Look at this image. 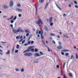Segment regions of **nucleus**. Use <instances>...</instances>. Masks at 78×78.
<instances>
[{"mask_svg":"<svg viewBox=\"0 0 78 78\" xmlns=\"http://www.w3.org/2000/svg\"><path fill=\"white\" fill-rule=\"evenodd\" d=\"M9 54H10V51H8L6 52V55H9Z\"/></svg>","mask_w":78,"mask_h":78,"instance_id":"obj_16","label":"nucleus"},{"mask_svg":"<svg viewBox=\"0 0 78 78\" xmlns=\"http://www.w3.org/2000/svg\"><path fill=\"white\" fill-rule=\"evenodd\" d=\"M35 8L36 9V10L37 11V7L35 5Z\"/></svg>","mask_w":78,"mask_h":78,"instance_id":"obj_62","label":"nucleus"},{"mask_svg":"<svg viewBox=\"0 0 78 78\" xmlns=\"http://www.w3.org/2000/svg\"><path fill=\"white\" fill-rule=\"evenodd\" d=\"M40 55H44V54L42 52H40Z\"/></svg>","mask_w":78,"mask_h":78,"instance_id":"obj_41","label":"nucleus"},{"mask_svg":"<svg viewBox=\"0 0 78 78\" xmlns=\"http://www.w3.org/2000/svg\"><path fill=\"white\" fill-rule=\"evenodd\" d=\"M56 67L57 68V69H59V66L58 65H57L56 66Z\"/></svg>","mask_w":78,"mask_h":78,"instance_id":"obj_44","label":"nucleus"},{"mask_svg":"<svg viewBox=\"0 0 78 78\" xmlns=\"http://www.w3.org/2000/svg\"><path fill=\"white\" fill-rule=\"evenodd\" d=\"M36 23L37 25H40L41 23V25L43 24L42 21L40 20V19H39L37 21H36Z\"/></svg>","mask_w":78,"mask_h":78,"instance_id":"obj_2","label":"nucleus"},{"mask_svg":"<svg viewBox=\"0 0 78 78\" xmlns=\"http://www.w3.org/2000/svg\"><path fill=\"white\" fill-rule=\"evenodd\" d=\"M31 35H30V36L29 37L27 41H30V38H31Z\"/></svg>","mask_w":78,"mask_h":78,"instance_id":"obj_36","label":"nucleus"},{"mask_svg":"<svg viewBox=\"0 0 78 78\" xmlns=\"http://www.w3.org/2000/svg\"><path fill=\"white\" fill-rule=\"evenodd\" d=\"M4 8L5 9H8V6L7 5H4Z\"/></svg>","mask_w":78,"mask_h":78,"instance_id":"obj_18","label":"nucleus"},{"mask_svg":"<svg viewBox=\"0 0 78 78\" xmlns=\"http://www.w3.org/2000/svg\"><path fill=\"white\" fill-rule=\"evenodd\" d=\"M69 76H70L71 77H72V73H69Z\"/></svg>","mask_w":78,"mask_h":78,"instance_id":"obj_28","label":"nucleus"},{"mask_svg":"<svg viewBox=\"0 0 78 78\" xmlns=\"http://www.w3.org/2000/svg\"><path fill=\"white\" fill-rule=\"evenodd\" d=\"M75 7L76 8H78V5H75Z\"/></svg>","mask_w":78,"mask_h":78,"instance_id":"obj_54","label":"nucleus"},{"mask_svg":"<svg viewBox=\"0 0 78 78\" xmlns=\"http://www.w3.org/2000/svg\"><path fill=\"white\" fill-rule=\"evenodd\" d=\"M62 55H64V53L62 52Z\"/></svg>","mask_w":78,"mask_h":78,"instance_id":"obj_56","label":"nucleus"},{"mask_svg":"<svg viewBox=\"0 0 78 78\" xmlns=\"http://www.w3.org/2000/svg\"><path fill=\"white\" fill-rule=\"evenodd\" d=\"M16 71H19V69H16Z\"/></svg>","mask_w":78,"mask_h":78,"instance_id":"obj_48","label":"nucleus"},{"mask_svg":"<svg viewBox=\"0 0 78 78\" xmlns=\"http://www.w3.org/2000/svg\"><path fill=\"white\" fill-rule=\"evenodd\" d=\"M48 51H49V52H50V49L49 48V47H48Z\"/></svg>","mask_w":78,"mask_h":78,"instance_id":"obj_31","label":"nucleus"},{"mask_svg":"<svg viewBox=\"0 0 78 78\" xmlns=\"http://www.w3.org/2000/svg\"><path fill=\"white\" fill-rule=\"evenodd\" d=\"M62 51H64V52H66L67 51H69V50H63Z\"/></svg>","mask_w":78,"mask_h":78,"instance_id":"obj_13","label":"nucleus"},{"mask_svg":"<svg viewBox=\"0 0 78 78\" xmlns=\"http://www.w3.org/2000/svg\"><path fill=\"white\" fill-rule=\"evenodd\" d=\"M32 48V47H30L28 48V49L27 50L24 51H23V53H26V52H28L29 51H30V49H31Z\"/></svg>","mask_w":78,"mask_h":78,"instance_id":"obj_3","label":"nucleus"},{"mask_svg":"<svg viewBox=\"0 0 78 78\" xmlns=\"http://www.w3.org/2000/svg\"><path fill=\"white\" fill-rule=\"evenodd\" d=\"M21 71L22 72H24V69H23H23L21 70Z\"/></svg>","mask_w":78,"mask_h":78,"instance_id":"obj_32","label":"nucleus"},{"mask_svg":"<svg viewBox=\"0 0 78 78\" xmlns=\"http://www.w3.org/2000/svg\"><path fill=\"white\" fill-rule=\"evenodd\" d=\"M16 48L17 49H19V44L17 45Z\"/></svg>","mask_w":78,"mask_h":78,"instance_id":"obj_23","label":"nucleus"},{"mask_svg":"<svg viewBox=\"0 0 78 78\" xmlns=\"http://www.w3.org/2000/svg\"><path fill=\"white\" fill-rule=\"evenodd\" d=\"M74 3H75V4L76 5V4H77V2H76V1H74Z\"/></svg>","mask_w":78,"mask_h":78,"instance_id":"obj_51","label":"nucleus"},{"mask_svg":"<svg viewBox=\"0 0 78 78\" xmlns=\"http://www.w3.org/2000/svg\"><path fill=\"white\" fill-rule=\"evenodd\" d=\"M56 6H57V8H58L59 10H60V11H61V10H62V9H61V8L60 7H59V5H58L57 4H56Z\"/></svg>","mask_w":78,"mask_h":78,"instance_id":"obj_6","label":"nucleus"},{"mask_svg":"<svg viewBox=\"0 0 78 78\" xmlns=\"http://www.w3.org/2000/svg\"><path fill=\"white\" fill-rule=\"evenodd\" d=\"M20 39V36H17L16 37V39Z\"/></svg>","mask_w":78,"mask_h":78,"instance_id":"obj_21","label":"nucleus"},{"mask_svg":"<svg viewBox=\"0 0 78 78\" xmlns=\"http://www.w3.org/2000/svg\"><path fill=\"white\" fill-rule=\"evenodd\" d=\"M0 51L1 52H2V50H1V49H0Z\"/></svg>","mask_w":78,"mask_h":78,"instance_id":"obj_63","label":"nucleus"},{"mask_svg":"<svg viewBox=\"0 0 78 78\" xmlns=\"http://www.w3.org/2000/svg\"><path fill=\"white\" fill-rule=\"evenodd\" d=\"M69 7H70V8L72 6V5L70 4H69Z\"/></svg>","mask_w":78,"mask_h":78,"instance_id":"obj_57","label":"nucleus"},{"mask_svg":"<svg viewBox=\"0 0 78 78\" xmlns=\"http://www.w3.org/2000/svg\"><path fill=\"white\" fill-rule=\"evenodd\" d=\"M39 29L36 30V34H38V32H39Z\"/></svg>","mask_w":78,"mask_h":78,"instance_id":"obj_22","label":"nucleus"},{"mask_svg":"<svg viewBox=\"0 0 78 78\" xmlns=\"http://www.w3.org/2000/svg\"><path fill=\"white\" fill-rule=\"evenodd\" d=\"M53 19V18L51 17L49 18V22L50 23H51L52 22V20Z\"/></svg>","mask_w":78,"mask_h":78,"instance_id":"obj_10","label":"nucleus"},{"mask_svg":"<svg viewBox=\"0 0 78 78\" xmlns=\"http://www.w3.org/2000/svg\"><path fill=\"white\" fill-rule=\"evenodd\" d=\"M18 16H19V17H21V16H22V15H21V14H19L18 15Z\"/></svg>","mask_w":78,"mask_h":78,"instance_id":"obj_45","label":"nucleus"},{"mask_svg":"<svg viewBox=\"0 0 78 78\" xmlns=\"http://www.w3.org/2000/svg\"><path fill=\"white\" fill-rule=\"evenodd\" d=\"M16 19H17V16H15L13 20H16Z\"/></svg>","mask_w":78,"mask_h":78,"instance_id":"obj_29","label":"nucleus"},{"mask_svg":"<svg viewBox=\"0 0 78 78\" xmlns=\"http://www.w3.org/2000/svg\"><path fill=\"white\" fill-rule=\"evenodd\" d=\"M57 48V49L60 50V49H61V48H62V46H58Z\"/></svg>","mask_w":78,"mask_h":78,"instance_id":"obj_15","label":"nucleus"},{"mask_svg":"<svg viewBox=\"0 0 78 78\" xmlns=\"http://www.w3.org/2000/svg\"><path fill=\"white\" fill-rule=\"evenodd\" d=\"M40 33H41V31H39V32H38V34H40Z\"/></svg>","mask_w":78,"mask_h":78,"instance_id":"obj_60","label":"nucleus"},{"mask_svg":"<svg viewBox=\"0 0 78 78\" xmlns=\"http://www.w3.org/2000/svg\"><path fill=\"white\" fill-rule=\"evenodd\" d=\"M17 52H18V50H16L15 51V53H17Z\"/></svg>","mask_w":78,"mask_h":78,"instance_id":"obj_53","label":"nucleus"},{"mask_svg":"<svg viewBox=\"0 0 78 78\" xmlns=\"http://www.w3.org/2000/svg\"><path fill=\"white\" fill-rule=\"evenodd\" d=\"M53 23H51L50 24V25H51V26H53Z\"/></svg>","mask_w":78,"mask_h":78,"instance_id":"obj_39","label":"nucleus"},{"mask_svg":"<svg viewBox=\"0 0 78 78\" xmlns=\"http://www.w3.org/2000/svg\"><path fill=\"white\" fill-rule=\"evenodd\" d=\"M13 6H14V3L12 1H11L10 2V6L11 8H12V7H13Z\"/></svg>","mask_w":78,"mask_h":78,"instance_id":"obj_5","label":"nucleus"},{"mask_svg":"<svg viewBox=\"0 0 78 78\" xmlns=\"http://www.w3.org/2000/svg\"><path fill=\"white\" fill-rule=\"evenodd\" d=\"M25 32L27 33H30V31L27 30H25Z\"/></svg>","mask_w":78,"mask_h":78,"instance_id":"obj_25","label":"nucleus"},{"mask_svg":"<svg viewBox=\"0 0 78 78\" xmlns=\"http://www.w3.org/2000/svg\"><path fill=\"white\" fill-rule=\"evenodd\" d=\"M35 55V56H37L38 57L40 56H41L38 53H36Z\"/></svg>","mask_w":78,"mask_h":78,"instance_id":"obj_14","label":"nucleus"},{"mask_svg":"<svg viewBox=\"0 0 78 78\" xmlns=\"http://www.w3.org/2000/svg\"><path fill=\"white\" fill-rule=\"evenodd\" d=\"M16 9L17 11H19L20 12H22V10L20 9L16 8Z\"/></svg>","mask_w":78,"mask_h":78,"instance_id":"obj_8","label":"nucleus"},{"mask_svg":"<svg viewBox=\"0 0 78 78\" xmlns=\"http://www.w3.org/2000/svg\"><path fill=\"white\" fill-rule=\"evenodd\" d=\"M52 41V42L54 43V44H56V43L55 42V41Z\"/></svg>","mask_w":78,"mask_h":78,"instance_id":"obj_40","label":"nucleus"},{"mask_svg":"<svg viewBox=\"0 0 78 78\" xmlns=\"http://www.w3.org/2000/svg\"><path fill=\"white\" fill-rule=\"evenodd\" d=\"M74 48L76 49V47H75V46H74Z\"/></svg>","mask_w":78,"mask_h":78,"instance_id":"obj_64","label":"nucleus"},{"mask_svg":"<svg viewBox=\"0 0 78 78\" xmlns=\"http://www.w3.org/2000/svg\"><path fill=\"white\" fill-rule=\"evenodd\" d=\"M25 42V40H24L23 41H22V44L23 45V43Z\"/></svg>","mask_w":78,"mask_h":78,"instance_id":"obj_33","label":"nucleus"},{"mask_svg":"<svg viewBox=\"0 0 78 78\" xmlns=\"http://www.w3.org/2000/svg\"><path fill=\"white\" fill-rule=\"evenodd\" d=\"M10 26L12 28L13 27V25L12 24L10 25Z\"/></svg>","mask_w":78,"mask_h":78,"instance_id":"obj_59","label":"nucleus"},{"mask_svg":"<svg viewBox=\"0 0 78 78\" xmlns=\"http://www.w3.org/2000/svg\"><path fill=\"white\" fill-rule=\"evenodd\" d=\"M69 53H66V56H69Z\"/></svg>","mask_w":78,"mask_h":78,"instance_id":"obj_37","label":"nucleus"},{"mask_svg":"<svg viewBox=\"0 0 78 78\" xmlns=\"http://www.w3.org/2000/svg\"><path fill=\"white\" fill-rule=\"evenodd\" d=\"M59 44L60 45H61V42L60 41L58 42Z\"/></svg>","mask_w":78,"mask_h":78,"instance_id":"obj_43","label":"nucleus"},{"mask_svg":"<svg viewBox=\"0 0 78 78\" xmlns=\"http://www.w3.org/2000/svg\"><path fill=\"white\" fill-rule=\"evenodd\" d=\"M63 78H67V76L65 74H64Z\"/></svg>","mask_w":78,"mask_h":78,"instance_id":"obj_34","label":"nucleus"},{"mask_svg":"<svg viewBox=\"0 0 78 78\" xmlns=\"http://www.w3.org/2000/svg\"><path fill=\"white\" fill-rule=\"evenodd\" d=\"M60 73H61V76H62V71L60 72Z\"/></svg>","mask_w":78,"mask_h":78,"instance_id":"obj_47","label":"nucleus"},{"mask_svg":"<svg viewBox=\"0 0 78 78\" xmlns=\"http://www.w3.org/2000/svg\"><path fill=\"white\" fill-rule=\"evenodd\" d=\"M57 37H58V38L59 39V38H60V36H59V35H58V36H57Z\"/></svg>","mask_w":78,"mask_h":78,"instance_id":"obj_58","label":"nucleus"},{"mask_svg":"<svg viewBox=\"0 0 78 78\" xmlns=\"http://www.w3.org/2000/svg\"><path fill=\"white\" fill-rule=\"evenodd\" d=\"M28 45V44H24L25 46H27V45Z\"/></svg>","mask_w":78,"mask_h":78,"instance_id":"obj_55","label":"nucleus"},{"mask_svg":"<svg viewBox=\"0 0 78 78\" xmlns=\"http://www.w3.org/2000/svg\"><path fill=\"white\" fill-rule=\"evenodd\" d=\"M73 55H72L70 59H73Z\"/></svg>","mask_w":78,"mask_h":78,"instance_id":"obj_38","label":"nucleus"},{"mask_svg":"<svg viewBox=\"0 0 78 78\" xmlns=\"http://www.w3.org/2000/svg\"><path fill=\"white\" fill-rule=\"evenodd\" d=\"M65 65H66V62H64L63 65V69H64V68L65 67Z\"/></svg>","mask_w":78,"mask_h":78,"instance_id":"obj_17","label":"nucleus"},{"mask_svg":"<svg viewBox=\"0 0 78 78\" xmlns=\"http://www.w3.org/2000/svg\"><path fill=\"white\" fill-rule=\"evenodd\" d=\"M51 36H55V34H54L53 33H51L50 34Z\"/></svg>","mask_w":78,"mask_h":78,"instance_id":"obj_26","label":"nucleus"},{"mask_svg":"<svg viewBox=\"0 0 78 78\" xmlns=\"http://www.w3.org/2000/svg\"><path fill=\"white\" fill-rule=\"evenodd\" d=\"M30 43H31V41H29L28 42L27 44H28V45H30Z\"/></svg>","mask_w":78,"mask_h":78,"instance_id":"obj_46","label":"nucleus"},{"mask_svg":"<svg viewBox=\"0 0 78 78\" xmlns=\"http://www.w3.org/2000/svg\"><path fill=\"white\" fill-rule=\"evenodd\" d=\"M12 31L15 34H16V33H19V32H21V33H23V31L22 30L20 27H18V30H16V29H13Z\"/></svg>","mask_w":78,"mask_h":78,"instance_id":"obj_1","label":"nucleus"},{"mask_svg":"<svg viewBox=\"0 0 78 78\" xmlns=\"http://www.w3.org/2000/svg\"><path fill=\"white\" fill-rule=\"evenodd\" d=\"M39 2L40 3H44V0H39Z\"/></svg>","mask_w":78,"mask_h":78,"instance_id":"obj_12","label":"nucleus"},{"mask_svg":"<svg viewBox=\"0 0 78 78\" xmlns=\"http://www.w3.org/2000/svg\"><path fill=\"white\" fill-rule=\"evenodd\" d=\"M41 39H44V36L43 35V33H41Z\"/></svg>","mask_w":78,"mask_h":78,"instance_id":"obj_11","label":"nucleus"},{"mask_svg":"<svg viewBox=\"0 0 78 78\" xmlns=\"http://www.w3.org/2000/svg\"><path fill=\"white\" fill-rule=\"evenodd\" d=\"M32 55H33V54L30 53H27L24 54V56H30Z\"/></svg>","mask_w":78,"mask_h":78,"instance_id":"obj_4","label":"nucleus"},{"mask_svg":"<svg viewBox=\"0 0 78 78\" xmlns=\"http://www.w3.org/2000/svg\"><path fill=\"white\" fill-rule=\"evenodd\" d=\"M31 44H34V41H32L31 42Z\"/></svg>","mask_w":78,"mask_h":78,"instance_id":"obj_52","label":"nucleus"},{"mask_svg":"<svg viewBox=\"0 0 78 78\" xmlns=\"http://www.w3.org/2000/svg\"><path fill=\"white\" fill-rule=\"evenodd\" d=\"M17 6L18 7H20V6H21V5H20V3H18V4H17Z\"/></svg>","mask_w":78,"mask_h":78,"instance_id":"obj_20","label":"nucleus"},{"mask_svg":"<svg viewBox=\"0 0 78 78\" xmlns=\"http://www.w3.org/2000/svg\"><path fill=\"white\" fill-rule=\"evenodd\" d=\"M76 58L77 59H78V56L77 53L76 54Z\"/></svg>","mask_w":78,"mask_h":78,"instance_id":"obj_24","label":"nucleus"},{"mask_svg":"<svg viewBox=\"0 0 78 78\" xmlns=\"http://www.w3.org/2000/svg\"><path fill=\"white\" fill-rule=\"evenodd\" d=\"M29 35H30V34H29V33L27 34H26V36H28Z\"/></svg>","mask_w":78,"mask_h":78,"instance_id":"obj_49","label":"nucleus"},{"mask_svg":"<svg viewBox=\"0 0 78 78\" xmlns=\"http://www.w3.org/2000/svg\"><path fill=\"white\" fill-rule=\"evenodd\" d=\"M12 53H14V48H12Z\"/></svg>","mask_w":78,"mask_h":78,"instance_id":"obj_19","label":"nucleus"},{"mask_svg":"<svg viewBox=\"0 0 78 78\" xmlns=\"http://www.w3.org/2000/svg\"><path fill=\"white\" fill-rule=\"evenodd\" d=\"M63 16H66V14L64 13L63 14Z\"/></svg>","mask_w":78,"mask_h":78,"instance_id":"obj_61","label":"nucleus"},{"mask_svg":"<svg viewBox=\"0 0 78 78\" xmlns=\"http://www.w3.org/2000/svg\"><path fill=\"white\" fill-rule=\"evenodd\" d=\"M48 3L45 6V9L48 6Z\"/></svg>","mask_w":78,"mask_h":78,"instance_id":"obj_27","label":"nucleus"},{"mask_svg":"<svg viewBox=\"0 0 78 78\" xmlns=\"http://www.w3.org/2000/svg\"><path fill=\"white\" fill-rule=\"evenodd\" d=\"M22 37H23V36H21L20 37V39L21 40L19 41V43L21 42H22V41H23V38H22Z\"/></svg>","mask_w":78,"mask_h":78,"instance_id":"obj_7","label":"nucleus"},{"mask_svg":"<svg viewBox=\"0 0 78 78\" xmlns=\"http://www.w3.org/2000/svg\"><path fill=\"white\" fill-rule=\"evenodd\" d=\"M44 29L47 31H48V28H47V26H45L44 27Z\"/></svg>","mask_w":78,"mask_h":78,"instance_id":"obj_9","label":"nucleus"},{"mask_svg":"<svg viewBox=\"0 0 78 78\" xmlns=\"http://www.w3.org/2000/svg\"><path fill=\"white\" fill-rule=\"evenodd\" d=\"M12 18H13V16H12V17L10 18V19H8L7 20H10V19H12Z\"/></svg>","mask_w":78,"mask_h":78,"instance_id":"obj_30","label":"nucleus"},{"mask_svg":"<svg viewBox=\"0 0 78 78\" xmlns=\"http://www.w3.org/2000/svg\"><path fill=\"white\" fill-rule=\"evenodd\" d=\"M11 23H14V21L13 20H11L10 21Z\"/></svg>","mask_w":78,"mask_h":78,"instance_id":"obj_42","label":"nucleus"},{"mask_svg":"<svg viewBox=\"0 0 78 78\" xmlns=\"http://www.w3.org/2000/svg\"><path fill=\"white\" fill-rule=\"evenodd\" d=\"M38 51V50L37 49H35V52H37V51Z\"/></svg>","mask_w":78,"mask_h":78,"instance_id":"obj_35","label":"nucleus"},{"mask_svg":"<svg viewBox=\"0 0 78 78\" xmlns=\"http://www.w3.org/2000/svg\"><path fill=\"white\" fill-rule=\"evenodd\" d=\"M31 51H34V49H32L31 50Z\"/></svg>","mask_w":78,"mask_h":78,"instance_id":"obj_50","label":"nucleus"}]
</instances>
